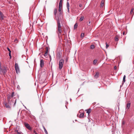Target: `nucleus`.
Listing matches in <instances>:
<instances>
[{
    "label": "nucleus",
    "mask_w": 134,
    "mask_h": 134,
    "mask_svg": "<svg viewBox=\"0 0 134 134\" xmlns=\"http://www.w3.org/2000/svg\"><path fill=\"white\" fill-rule=\"evenodd\" d=\"M82 6V4H80V5H79V6L80 7H81Z\"/></svg>",
    "instance_id": "38"
},
{
    "label": "nucleus",
    "mask_w": 134,
    "mask_h": 134,
    "mask_svg": "<svg viewBox=\"0 0 134 134\" xmlns=\"http://www.w3.org/2000/svg\"><path fill=\"white\" fill-rule=\"evenodd\" d=\"M16 103V100H15V103H14V104H15V103Z\"/></svg>",
    "instance_id": "41"
},
{
    "label": "nucleus",
    "mask_w": 134,
    "mask_h": 134,
    "mask_svg": "<svg viewBox=\"0 0 134 134\" xmlns=\"http://www.w3.org/2000/svg\"><path fill=\"white\" fill-rule=\"evenodd\" d=\"M12 97H11V96H8V98L9 99H11Z\"/></svg>",
    "instance_id": "35"
},
{
    "label": "nucleus",
    "mask_w": 134,
    "mask_h": 134,
    "mask_svg": "<svg viewBox=\"0 0 134 134\" xmlns=\"http://www.w3.org/2000/svg\"><path fill=\"white\" fill-rule=\"evenodd\" d=\"M123 35H124L125 34V32H123Z\"/></svg>",
    "instance_id": "39"
},
{
    "label": "nucleus",
    "mask_w": 134,
    "mask_h": 134,
    "mask_svg": "<svg viewBox=\"0 0 134 134\" xmlns=\"http://www.w3.org/2000/svg\"><path fill=\"white\" fill-rule=\"evenodd\" d=\"M97 62V60H94L93 61V64L95 65Z\"/></svg>",
    "instance_id": "21"
},
{
    "label": "nucleus",
    "mask_w": 134,
    "mask_h": 134,
    "mask_svg": "<svg viewBox=\"0 0 134 134\" xmlns=\"http://www.w3.org/2000/svg\"><path fill=\"white\" fill-rule=\"evenodd\" d=\"M133 8H132L131 9L130 12V13L131 14H132V13L133 12Z\"/></svg>",
    "instance_id": "25"
},
{
    "label": "nucleus",
    "mask_w": 134,
    "mask_h": 134,
    "mask_svg": "<svg viewBox=\"0 0 134 134\" xmlns=\"http://www.w3.org/2000/svg\"><path fill=\"white\" fill-rule=\"evenodd\" d=\"M106 48L107 49L109 47V45L108 44H107V43H106Z\"/></svg>",
    "instance_id": "27"
},
{
    "label": "nucleus",
    "mask_w": 134,
    "mask_h": 134,
    "mask_svg": "<svg viewBox=\"0 0 134 134\" xmlns=\"http://www.w3.org/2000/svg\"><path fill=\"white\" fill-rule=\"evenodd\" d=\"M3 14L0 11V16L2 15Z\"/></svg>",
    "instance_id": "36"
},
{
    "label": "nucleus",
    "mask_w": 134,
    "mask_h": 134,
    "mask_svg": "<svg viewBox=\"0 0 134 134\" xmlns=\"http://www.w3.org/2000/svg\"><path fill=\"white\" fill-rule=\"evenodd\" d=\"M15 69L16 71V72L17 73L19 72V67L18 66V64L15 63Z\"/></svg>",
    "instance_id": "4"
},
{
    "label": "nucleus",
    "mask_w": 134,
    "mask_h": 134,
    "mask_svg": "<svg viewBox=\"0 0 134 134\" xmlns=\"http://www.w3.org/2000/svg\"><path fill=\"white\" fill-rule=\"evenodd\" d=\"M1 17V20H3L4 19V15L3 14H2L0 16Z\"/></svg>",
    "instance_id": "18"
},
{
    "label": "nucleus",
    "mask_w": 134,
    "mask_h": 134,
    "mask_svg": "<svg viewBox=\"0 0 134 134\" xmlns=\"http://www.w3.org/2000/svg\"><path fill=\"white\" fill-rule=\"evenodd\" d=\"M94 47H94V45H91V46L90 47V48L91 49H93L94 48Z\"/></svg>",
    "instance_id": "20"
},
{
    "label": "nucleus",
    "mask_w": 134,
    "mask_h": 134,
    "mask_svg": "<svg viewBox=\"0 0 134 134\" xmlns=\"http://www.w3.org/2000/svg\"><path fill=\"white\" fill-rule=\"evenodd\" d=\"M5 105L6 107H8V106H7V105L6 104H5Z\"/></svg>",
    "instance_id": "40"
},
{
    "label": "nucleus",
    "mask_w": 134,
    "mask_h": 134,
    "mask_svg": "<svg viewBox=\"0 0 134 134\" xmlns=\"http://www.w3.org/2000/svg\"><path fill=\"white\" fill-rule=\"evenodd\" d=\"M48 53H47L46 52H45L44 54V56H47V55Z\"/></svg>",
    "instance_id": "32"
},
{
    "label": "nucleus",
    "mask_w": 134,
    "mask_h": 134,
    "mask_svg": "<svg viewBox=\"0 0 134 134\" xmlns=\"http://www.w3.org/2000/svg\"><path fill=\"white\" fill-rule=\"evenodd\" d=\"M63 1L62 0H60L59 4L58 10L59 12H60V13L62 12V10Z\"/></svg>",
    "instance_id": "2"
},
{
    "label": "nucleus",
    "mask_w": 134,
    "mask_h": 134,
    "mask_svg": "<svg viewBox=\"0 0 134 134\" xmlns=\"http://www.w3.org/2000/svg\"><path fill=\"white\" fill-rule=\"evenodd\" d=\"M78 26V24L77 23H76L74 25V29H76Z\"/></svg>",
    "instance_id": "15"
},
{
    "label": "nucleus",
    "mask_w": 134,
    "mask_h": 134,
    "mask_svg": "<svg viewBox=\"0 0 134 134\" xmlns=\"http://www.w3.org/2000/svg\"><path fill=\"white\" fill-rule=\"evenodd\" d=\"M130 103H128L126 105V108L129 109L130 107Z\"/></svg>",
    "instance_id": "14"
},
{
    "label": "nucleus",
    "mask_w": 134,
    "mask_h": 134,
    "mask_svg": "<svg viewBox=\"0 0 134 134\" xmlns=\"http://www.w3.org/2000/svg\"><path fill=\"white\" fill-rule=\"evenodd\" d=\"M84 115V114L83 113H81L79 115L80 118H82L83 117V116Z\"/></svg>",
    "instance_id": "16"
},
{
    "label": "nucleus",
    "mask_w": 134,
    "mask_h": 134,
    "mask_svg": "<svg viewBox=\"0 0 134 134\" xmlns=\"http://www.w3.org/2000/svg\"><path fill=\"white\" fill-rule=\"evenodd\" d=\"M35 134H38L37 133H36Z\"/></svg>",
    "instance_id": "42"
},
{
    "label": "nucleus",
    "mask_w": 134,
    "mask_h": 134,
    "mask_svg": "<svg viewBox=\"0 0 134 134\" xmlns=\"http://www.w3.org/2000/svg\"><path fill=\"white\" fill-rule=\"evenodd\" d=\"M11 52H9V55L10 56V58H11Z\"/></svg>",
    "instance_id": "29"
},
{
    "label": "nucleus",
    "mask_w": 134,
    "mask_h": 134,
    "mask_svg": "<svg viewBox=\"0 0 134 134\" xmlns=\"http://www.w3.org/2000/svg\"><path fill=\"white\" fill-rule=\"evenodd\" d=\"M43 128H44V132H45V133H46V134H48L47 132V131L46 130V129L44 127Z\"/></svg>",
    "instance_id": "22"
},
{
    "label": "nucleus",
    "mask_w": 134,
    "mask_h": 134,
    "mask_svg": "<svg viewBox=\"0 0 134 134\" xmlns=\"http://www.w3.org/2000/svg\"><path fill=\"white\" fill-rule=\"evenodd\" d=\"M24 125L29 130H32V128L27 123H25V124Z\"/></svg>",
    "instance_id": "5"
},
{
    "label": "nucleus",
    "mask_w": 134,
    "mask_h": 134,
    "mask_svg": "<svg viewBox=\"0 0 134 134\" xmlns=\"http://www.w3.org/2000/svg\"><path fill=\"white\" fill-rule=\"evenodd\" d=\"M84 36V34L83 33H82L81 34V37H83Z\"/></svg>",
    "instance_id": "28"
},
{
    "label": "nucleus",
    "mask_w": 134,
    "mask_h": 134,
    "mask_svg": "<svg viewBox=\"0 0 134 134\" xmlns=\"http://www.w3.org/2000/svg\"><path fill=\"white\" fill-rule=\"evenodd\" d=\"M125 123V122L124 121H123L122 122V125H123Z\"/></svg>",
    "instance_id": "34"
},
{
    "label": "nucleus",
    "mask_w": 134,
    "mask_h": 134,
    "mask_svg": "<svg viewBox=\"0 0 134 134\" xmlns=\"http://www.w3.org/2000/svg\"><path fill=\"white\" fill-rule=\"evenodd\" d=\"M34 133L35 134V133H36V132L35 131V130H34Z\"/></svg>",
    "instance_id": "37"
},
{
    "label": "nucleus",
    "mask_w": 134,
    "mask_h": 134,
    "mask_svg": "<svg viewBox=\"0 0 134 134\" xmlns=\"http://www.w3.org/2000/svg\"><path fill=\"white\" fill-rule=\"evenodd\" d=\"M40 66L41 68H42L44 66V60L43 59L40 61Z\"/></svg>",
    "instance_id": "7"
},
{
    "label": "nucleus",
    "mask_w": 134,
    "mask_h": 134,
    "mask_svg": "<svg viewBox=\"0 0 134 134\" xmlns=\"http://www.w3.org/2000/svg\"><path fill=\"white\" fill-rule=\"evenodd\" d=\"M91 24V21H89L88 24H87V25L88 26H90V24Z\"/></svg>",
    "instance_id": "30"
},
{
    "label": "nucleus",
    "mask_w": 134,
    "mask_h": 134,
    "mask_svg": "<svg viewBox=\"0 0 134 134\" xmlns=\"http://www.w3.org/2000/svg\"><path fill=\"white\" fill-rule=\"evenodd\" d=\"M57 33L58 34V36L59 37L60 35H61L62 32V28L61 26L60 21L58 20L57 22Z\"/></svg>",
    "instance_id": "1"
},
{
    "label": "nucleus",
    "mask_w": 134,
    "mask_h": 134,
    "mask_svg": "<svg viewBox=\"0 0 134 134\" xmlns=\"http://www.w3.org/2000/svg\"><path fill=\"white\" fill-rule=\"evenodd\" d=\"M46 51L45 52H46L47 53H48V47H46Z\"/></svg>",
    "instance_id": "23"
},
{
    "label": "nucleus",
    "mask_w": 134,
    "mask_h": 134,
    "mask_svg": "<svg viewBox=\"0 0 134 134\" xmlns=\"http://www.w3.org/2000/svg\"><path fill=\"white\" fill-rule=\"evenodd\" d=\"M125 78H126V76L124 75L123 77V79L122 81V83L123 84L125 82Z\"/></svg>",
    "instance_id": "12"
},
{
    "label": "nucleus",
    "mask_w": 134,
    "mask_h": 134,
    "mask_svg": "<svg viewBox=\"0 0 134 134\" xmlns=\"http://www.w3.org/2000/svg\"><path fill=\"white\" fill-rule=\"evenodd\" d=\"M57 13V10L56 9H54V14L55 15H56V13Z\"/></svg>",
    "instance_id": "19"
},
{
    "label": "nucleus",
    "mask_w": 134,
    "mask_h": 134,
    "mask_svg": "<svg viewBox=\"0 0 134 134\" xmlns=\"http://www.w3.org/2000/svg\"><path fill=\"white\" fill-rule=\"evenodd\" d=\"M69 2H68L67 3V4H66V7H67V9H68V13H69L70 12V11H69Z\"/></svg>",
    "instance_id": "8"
},
{
    "label": "nucleus",
    "mask_w": 134,
    "mask_h": 134,
    "mask_svg": "<svg viewBox=\"0 0 134 134\" xmlns=\"http://www.w3.org/2000/svg\"><path fill=\"white\" fill-rule=\"evenodd\" d=\"M7 49L8 51L9 52H11L10 50V49L8 47L7 48Z\"/></svg>",
    "instance_id": "31"
},
{
    "label": "nucleus",
    "mask_w": 134,
    "mask_h": 134,
    "mask_svg": "<svg viewBox=\"0 0 134 134\" xmlns=\"http://www.w3.org/2000/svg\"><path fill=\"white\" fill-rule=\"evenodd\" d=\"M84 18V16H82L80 19V21H82L83 20Z\"/></svg>",
    "instance_id": "24"
},
{
    "label": "nucleus",
    "mask_w": 134,
    "mask_h": 134,
    "mask_svg": "<svg viewBox=\"0 0 134 134\" xmlns=\"http://www.w3.org/2000/svg\"><path fill=\"white\" fill-rule=\"evenodd\" d=\"M104 5V2L103 1H102L101 3L100 7H103Z\"/></svg>",
    "instance_id": "13"
},
{
    "label": "nucleus",
    "mask_w": 134,
    "mask_h": 134,
    "mask_svg": "<svg viewBox=\"0 0 134 134\" xmlns=\"http://www.w3.org/2000/svg\"><path fill=\"white\" fill-rule=\"evenodd\" d=\"M62 53L60 52H58L57 55V58L58 59H60L61 57Z\"/></svg>",
    "instance_id": "6"
},
{
    "label": "nucleus",
    "mask_w": 134,
    "mask_h": 134,
    "mask_svg": "<svg viewBox=\"0 0 134 134\" xmlns=\"http://www.w3.org/2000/svg\"><path fill=\"white\" fill-rule=\"evenodd\" d=\"M119 36L118 35H116L115 38V40L116 41H118L119 40Z\"/></svg>",
    "instance_id": "11"
},
{
    "label": "nucleus",
    "mask_w": 134,
    "mask_h": 134,
    "mask_svg": "<svg viewBox=\"0 0 134 134\" xmlns=\"http://www.w3.org/2000/svg\"><path fill=\"white\" fill-rule=\"evenodd\" d=\"M99 73L98 72H97L94 75V77L95 78H97L98 77Z\"/></svg>",
    "instance_id": "10"
},
{
    "label": "nucleus",
    "mask_w": 134,
    "mask_h": 134,
    "mask_svg": "<svg viewBox=\"0 0 134 134\" xmlns=\"http://www.w3.org/2000/svg\"><path fill=\"white\" fill-rule=\"evenodd\" d=\"M86 113L89 114L91 112V109L90 108H89L88 109L86 110Z\"/></svg>",
    "instance_id": "9"
},
{
    "label": "nucleus",
    "mask_w": 134,
    "mask_h": 134,
    "mask_svg": "<svg viewBox=\"0 0 134 134\" xmlns=\"http://www.w3.org/2000/svg\"><path fill=\"white\" fill-rule=\"evenodd\" d=\"M64 63V60L63 59H61L59 62V69L60 70L62 69L63 67V64Z\"/></svg>",
    "instance_id": "3"
},
{
    "label": "nucleus",
    "mask_w": 134,
    "mask_h": 134,
    "mask_svg": "<svg viewBox=\"0 0 134 134\" xmlns=\"http://www.w3.org/2000/svg\"><path fill=\"white\" fill-rule=\"evenodd\" d=\"M14 92H12V93L11 95V97H13L14 96Z\"/></svg>",
    "instance_id": "26"
},
{
    "label": "nucleus",
    "mask_w": 134,
    "mask_h": 134,
    "mask_svg": "<svg viewBox=\"0 0 134 134\" xmlns=\"http://www.w3.org/2000/svg\"><path fill=\"white\" fill-rule=\"evenodd\" d=\"M116 68H117V67L116 66H114V70H116Z\"/></svg>",
    "instance_id": "33"
},
{
    "label": "nucleus",
    "mask_w": 134,
    "mask_h": 134,
    "mask_svg": "<svg viewBox=\"0 0 134 134\" xmlns=\"http://www.w3.org/2000/svg\"><path fill=\"white\" fill-rule=\"evenodd\" d=\"M15 132L17 134H21L22 133L21 132H18V130H15Z\"/></svg>",
    "instance_id": "17"
}]
</instances>
